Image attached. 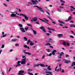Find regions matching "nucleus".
<instances>
[{
  "label": "nucleus",
  "instance_id": "nucleus-1",
  "mask_svg": "<svg viewBox=\"0 0 75 75\" xmlns=\"http://www.w3.org/2000/svg\"><path fill=\"white\" fill-rule=\"evenodd\" d=\"M26 57L24 59H22V61H18L17 62L18 64H17L16 66H20L21 65V64L20 63H21L22 65H23V64H25V61H26Z\"/></svg>",
  "mask_w": 75,
  "mask_h": 75
},
{
  "label": "nucleus",
  "instance_id": "nucleus-2",
  "mask_svg": "<svg viewBox=\"0 0 75 75\" xmlns=\"http://www.w3.org/2000/svg\"><path fill=\"white\" fill-rule=\"evenodd\" d=\"M20 16H22L23 17H25V19L26 20H28V18L27 16L25 15L24 14H20Z\"/></svg>",
  "mask_w": 75,
  "mask_h": 75
},
{
  "label": "nucleus",
  "instance_id": "nucleus-3",
  "mask_svg": "<svg viewBox=\"0 0 75 75\" xmlns=\"http://www.w3.org/2000/svg\"><path fill=\"white\" fill-rule=\"evenodd\" d=\"M60 67V66H59V67H56L55 69V71H57V72H58V71H59V69L61 71V68Z\"/></svg>",
  "mask_w": 75,
  "mask_h": 75
},
{
  "label": "nucleus",
  "instance_id": "nucleus-4",
  "mask_svg": "<svg viewBox=\"0 0 75 75\" xmlns=\"http://www.w3.org/2000/svg\"><path fill=\"white\" fill-rule=\"evenodd\" d=\"M24 72V71L23 70L20 71L19 72V73H18V75H24L22 74H23Z\"/></svg>",
  "mask_w": 75,
  "mask_h": 75
},
{
  "label": "nucleus",
  "instance_id": "nucleus-5",
  "mask_svg": "<svg viewBox=\"0 0 75 75\" xmlns=\"http://www.w3.org/2000/svg\"><path fill=\"white\" fill-rule=\"evenodd\" d=\"M20 29L21 31H22V33H25V30L24 29V28H20Z\"/></svg>",
  "mask_w": 75,
  "mask_h": 75
},
{
  "label": "nucleus",
  "instance_id": "nucleus-6",
  "mask_svg": "<svg viewBox=\"0 0 75 75\" xmlns=\"http://www.w3.org/2000/svg\"><path fill=\"white\" fill-rule=\"evenodd\" d=\"M23 52H24V53L25 54H28V55H31V54L29 52H25V50H23Z\"/></svg>",
  "mask_w": 75,
  "mask_h": 75
},
{
  "label": "nucleus",
  "instance_id": "nucleus-7",
  "mask_svg": "<svg viewBox=\"0 0 75 75\" xmlns=\"http://www.w3.org/2000/svg\"><path fill=\"white\" fill-rule=\"evenodd\" d=\"M39 20H41V21H43V22H44V23H46L47 24H48L49 25H51V24L45 21H44V20H43L41 18H39Z\"/></svg>",
  "mask_w": 75,
  "mask_h": 75
},
{
  "label": "nucleus",
  "instance_id": "nucleus-8",
  "mask_svg": "<svg viewBox=\"0 0 75 75\" xmlns=\"http://www.w3.org/2000/svg\"><path fill=\"white\" fill-rule=\"evenodd\" d=\"M40 65V66H48L47 65H44V64H38L37 65L35 64L34 66H39Z\"/></svg>",
  "mask_w": 75,
  "mask_h": 75
},
{
  "label": "nucleus",
  "instance_id": "nucleus-9",
  "mask_svg": "<svg viewBox=\"0 0 75 75\" xmlns=\"http://www.w3.org/2000/svg\"><path fill=\"white\" fill-rule=\"evenodd\" d=\"M62 55H64V53L63 52H62L60 53V54L59 55L60 56L59 57V58H61V57Z\"/></svg>",
  "mask_w": 75,
  "mask_h": 75
},
{
  "label": "nucleus",
  "instance_id": "nucleus-10",
  "mask_svg": "<svg viewBox=\"0 0 75 75\" xmlns=\"http://www.w3.org/2000/svg\"><path fill=\"white\" fill-rule=\"evenodd\" d=\"M53 50L52 52V54L53 55H55V52H57V50Z\"/></svg>",
  "mask_w": 75,
  "mask_h": 75
},
{
  "label": "nucleus",
  "instance_id": "nucleus-11",
  "mask_svg": "<svg viewBox=\"0 0 75 75\" xmlns=\"http://www.w3.org/2000/svg\"><path fill=\"white\" fill-rule=\"evenodd\" d=\"M47 29L49 30H50V31H56L55 30L53 29H52L51 28H48Z\"/></svg>",
  "mask_w": 75,
  "mask_h": 75
},
{
  "label": "nucleus",
  "instance_id": "nucleus-12",
  "mask_svg": "<svg viewBox=\"0 0 75 75\" xmlns=\"http://www.w3.org/2000/svg\"><path fill=\"white\" fill-rule=\"evenodd\" d=\"M16 16H17V15H16V14L13 13L12 14H11V16L12 17H16Z\"/></svg>",
  "mask_w": 75,
  "mask_h": 75
},
{
  "label": "nucleus",
  "instance_id": "nucleus-13",
  "mask_svg": "<svg viewBox=\"0 0 75 75\" xmlns=\"http://www.w3.org/2000/svg\"><path fill=\"white\" fill-rule=\"evenodd\" d=\"M33 20L34 22L37 21V17H35L34 19H33Z\"/></svg>",
  "mask_w": 75,
  "mask_h": 75
},
{
  "label": "nucleus",
  "instance_id": "nucleus-14",
  "mask_svg": "<svg viewBox=\"0 0 75 75\" xmlns=\"http://www.w3.org/2000/svg\"><path fill=\"white\" fill-rule=\"evenodd\" d=\"M57 35L58 36V37H59V38H61V37H62V36L63 35V34H57Z\"/></svg>",
  "mask_w": 75,
  "mask_h": 75
},
{
  "label": "nucleus",
  "instance_id": "nucleus-15",
  "mask_svg": "<svg viewBox=\"0 0 75 75\" xmlns=\"http://www.w3.org/2000/svg\"><path fill=\"white\" fill-rule=\"evenodd\" d=\"M34 7H37L38 8V10H40V9H42V8L40 7L39 6H38L37 5L34 6Z\"/></svg>",
  "mask_w": 75,
  "mask_h": 75
},
{
  "label": "nucleus",
  "instance_id": "nucleus-16",
  "mask_svg": "<svg viewBox=\"0 0 75 75\" xmlns=\"http://www.w3.org/2000/svg\"><path fill=\"white\" fill-rule=\"evenodd\" d=\"M70 27L75 28V24H72L71 25L69 26Z\"/></svg>",
  "mask_w": 75,
  "mask_h": 75
},
{
  "label": "nucleus",
  "instance_id": "nucleus-17",
  "mask_svg": "<svg viewBox=\"0 0 75 75\" xmlns=\"http://www.w3.org/2000/svg\"><path fill=\"white\" fill-rule=\"evenodd\" d=\"M70 62V61L69 60H65L64 62L65 63V64H68Z\"/></svg>",
  "mask_w": 75,
  "mask_h": 75
},
{
  "label": "nucleus",
  "instance_id": "nucleus-18",
  "mask_svg": "<svg viewBox=\"0 0 75 75\" xmlns=\"http://www.w3.org/2000/svg\"><path fill=\"white\" fill-rule=\"evenodd\" d=\"M58 22H59L60 23H62V24H65V23L64 22H63L61 21L58 20Z\"/></svg>",
  "mask_w": 75,
  "mask_h": 75
},
{
  "label": "nucleus",
  "instance_id": "nucleus-19",
  "mask_svg": "<svg viewBox=\"0 0 75 75\" xmlns=\"http://www.w3.org/2000/svg\"><path fill=\"white\" fill-rule=\"evenodd\" d=\"M46 74H51L52 72L51 71H46L45 72Z\"/></svg>",
  "mask_w": 75,
  "mask_h": 75
},
{
  "label": "nucleus",
  "instance_id": "nucleus-20",
  "mask_svg": "<svg viewBox=\"0 0 75 75\" xmlns=\"http://www.w3.org/2000/svg\"><path fill=\"white\" fill-rule=\"evenodd\" d=\"M63 45H67V43H66V42H63Z\"/></svg>",
  "mask_w": 75,
  "mask_h": 75
},
{
  "label": "nucleus",
  "instance_id": "nucleus-21",
  "mask_svg": "<svg viewBox=\"0 0 75 75\" xmlns=\"http://www.w3.org/2000/svg\"><path fill=\"white\" fill-rule=\"evenodd\" d=\"M34 44L33 43V42L30 41V45L32 46L33 45H34Z\"/></svg>",
  "mask_w": 75,
  "mask_h": 75
},
{
  "label": "nucleus",
  "instance_id": "nucleus-22",
  "mask_svg": "<svg viewBox=\"0 0 75 75\" xmlns=\"http://www.w3.org/2000/svg\"><path fill=\"white\" fill-rule=\"evenodd\" d=\"M33 31L34 34H35V35H36V34H37V32L34 30H33Z\"/></svg>",
  "mask_w": 75,
  "mask_h": 75
},
{
  "label": "nucleus",
  "instance_id": "nucleus-23",
  "mask_svg": "<svg viewBox=\"0 0 75 75\" xmlns=\"http://www.w3.org/2000/svg\"><path fill=\"white\" fill-rule=\"evenodd\" d=\"M12 41L13 42H14L15 41H17V39H13L12 40Z\"/></svg>",
  "mask_w": 75,
  "mask_h": 75
},
{
  "label": "nucleus",
  "instance_id": "nucleus-24",
  "mask_svg": "<svg viewBox=\"0 0 75 75\" xmlns=\"http://www.w3.org/2000/svg\"><path fill=\"white\" fill-rule=\"evenodd\" d=\"M72 64H71V66H75V62H74L72 63Z\"/></svg>",
  "mask_w": 75,
  "mask_h": 75
},
{
  "label": "nucleus",
  "instance_id": "nucleus-25",
  "mask_svg": "<svg viewBox=\"0 0 75 75\" xmlns=\"http://www.w3.org/2000/svg\"><path fill=\"white\" fill-rule=\"evenodd\" d=\"M18 26L19 27H21H21H23V25H22L21 24H19L18 25Z\"/></svg>",
  "mask_w": 75,
  "mask_h": 75
},
{
  "label": "nucleus",
  "instance_id": "nucleus-26",
  "mask_svg": "<svg viewBox=\"0 0 75 75\" xmlns=\"http://www.w3.org/2000/svg\"><path fill=\"white\" fill-rule=\"evenodd\" d=\"M40 28L41 30H43L44 28H44V27L43 26H42L40 27Z\"/></svg>",
  "mask_w": 75,
  "mask_h": 75
},
{
  "label": "nucleus",
  "instance_id": "nucleus-27",
  "mask_svg": "<svg viewBox=\"0 0 75 75\" xmlns=\"http://www.w3.org/2000/svg\"><path fill=\"white\" fill-rule=\"evenodd\" d=\"M57 10L58 11H59V12H61V9L59 8H58L57 9Z\"/></svg>",
  "mask_w": 75,
  "mask_h": 75
},
{
  "label": "nucleus",
  "instance_id": "nucleus-28",
  "mask_svg": "<svg viewBox=\"0 0 75 75\" xmlns=\"http://www.w3.org/2000/svg\"><path fill=\"white\" fill-rule=\"evenodd\" d=\"M71 18H72V17H71V16H69L68 18V20H69V21H70Z\"/></svg>",
  "mask_w": 75,
  "mask_h": 75
},
{
  "label": "nucleus",
  "instance_id": "nucleus-29",
  "mask_svg": "<svg viewBox=\"0 0 75 75\" xmlns=\"http://www.w3.org/2000/svg\"><path fill=\"white\" fill-rule=\"evenodd\" d=\"M25 31H27L28 30V27H26V28H24Z\"/></svg>",
  "mask_w": 75,
  "mask_h": 75
},
{
  "label": "nucleus",
  "instance_id": "nucleus-30",
  "mask_svg": "<svg viewBox=\"0 0 75 75\" xmlns=\"http://www.w3.org/2000/svg\"><path fill=\"white\" fill-rule=\"evenodd\" d=\"M31 41H30V40H29L27 42V44L28 45L29 43Z\"/></svg>",
  "mask_w": 75,
  "mask_h": 75
},
{
  "label": "nucleus",
  "instance_id": "nucleus-31",
  "mask_svg": "<svg viewBox=\"0 0 75 75\" xmlns=\"http://www.w3.org/2000/svg\"><path fill=\"white\" fill-rule=\"evenodd\" d=\"M23 39L26 41H27V38L26 37H24L23 38Z\"/></svg>",
  "mask_w": 75,
  "mask_h": 75
},
{
  "label": "nucleus",
  "instance_id": "nucleus-32",
  "mask_svg": "<svg viewBox=\"0 0 75 75\" xmlns=\"http://www.w3.org/2000/svg\"><path fill=\"white\" fill-rule=\"evenodd\" d=\"M43 19H44V20H45V21H47V22H49V21L48 20H47V19H46L45 18H44Z\"/></svg>",
  "mask_w": 75,
  "mask_h": 75
},
{
  "label": "nucleus",
  "instance_id": "nucleus-33",
  "mask_svg": "<svg viewBox=\"0 0 75 75\" xmlns=\"http://www.w3.org/2000/svg\"><path fill=\"white\" fill-rule=\"evenodd\" d=\"M6 35H6V34L2 36H1L0 37V38H3V37H6Z\"/></svg>",
  "mask_w": 75,
  "mask_h": 75
},
{
  "label": "nucleus",
  "instance_id": "nucleus-34",
  "mask_svg": "<svg viewBox=\"0 0 75 75\" xmlns=\"http://www.w3.org/2000/svg\"><path fill=\"white\" fill-rule=\"evenodd\" d=\"M39 10H40V11H41L42 12V13H44V11L43 10H42V9H38Z\"/></svg>",
  "mask_w": 75,
  "mask_h": 75
},
{
  "label": "nucleus",
  "instance_id": "nucleus-35",
  "mask_svg": "<svg viewBox=\"0 0 75 75\" xmlns=\"http://www.w3.org/2000/svg\"><path fill=\"white\" fill-rule=\"evenodd\" d=\"M50 66H48L47 68V69H48V70H49V71H51V69L50 68Z\"/></svg>",
  "mask_w": 75,
  "mask_h": 75
},
{
  "label": "nucleus",
  "instance_id": "nucleus-36",
  "mask_svg": "<svg viewBox=\"0 0 75 75\" xmlns=\"http://www.w3.org/2000/svg\"><path fill=\"white\" fill-rule=\"evenodd\" d=\"M46 51H47V52H50V49H46Z\"/></svg>",
  "mask_w": 75,
  "mask_h": 75
},
{
  "label": "nucleus",
  "instance_id": "nucleus-37",
  "mask_svg": "<svg viewBox=\"0 0 75 75\" xmlns=\"http://www.w3.org/2000/svg\"><path fill=\"white\" fill-rule=\"evenodd\" d=\"M62 28H68V27L67 26H65L64 27H63Z\"/></svg>",
  "mask_w": 75,
  "mask_h": 75
},
{
  "label": "nucleus",
  "instance_id": "nucleus-38",
  "mask_svg": "<svg viewBox=\"0 0 75 75\" xmlns=\"http://www.w3.org/2000/svg\"><path fill=\"white\" fill-rule=\"evenodd\" d=\"M60 2H61V3H65V1L62 0H60Z\"/></svg>",
  "mask_w": 75,
  "mask_h": 75
},
{
  "label": "nucleus",
  "instance_id": "nucleus-39",
  "mask_svg": "<svg viewBox=\"0 0 75 75\" xmlns=\"http://www.w3.org/2000/svg\"><path fill=\"white\" fill-rule=\"evenodd\" d=\"M28 71H29V72H31V71H32V69H29L27 70Z\"/></svg>",
  "mask_w": 75,
  "mask_h": 75
},
{
  "label": "nucleus",
  "instance_id": "nucleus-40",
  "mask_svg": "<svg viewBox=\"0 0 75 75\" xmlns=\"http://www.w3.org/2000/svg\"><path fill=\"white\" fill-rule=\"evenodd\" d=\"M42 30L43 32H44V33H46V32L45 30V28L43 29Z\"/></svg>",
  "mask_w": 75,
  "mask_h": 75
},
{
  "label": "nucleus",
  "instance_id": "nucleus-41",
  "mask_svg": "<svg viewBox=\"0 0 75 75\" xmlns=\"http://www.w3.org/2000/svg\"><path fill=\"white\" fill-rule=\"evenodd\" d=\"M47 56H51L52 55V53H50L49 54H47Z\"/></svg>",
  "mask_w": 75,
  "mask_h": 75
},
{
  "label": "nucleus",
  "instance_id": "nucleus-42",
  "mask_svg": "<svg viewBox=\"0 0 75 75\" xmlns=\"http://www.w3.org/2000/svg\"><path fill=\"white\" fill-rule=\"evenodd\" d=\"M2 46L1 47V48H4V45H2Z\"/></svg>",
  "mask_w": 75,
  "mask_h": 75
},
{
  "label": "nucleus",
  "instance_id": "nucleus-43",
  "mask_svg": "<svg viewBox=\"0 0 75 75\" xmlns=\"http://www.w3.org/2000/svg\"><path fill=\"white\" fill-rule=\"evenodd\" d=\"M51 45V44L49 43H47V44H45V45Z\"/></svg>",
  "mask_w": 75,
  "mask_h": 75
},
{
  "label": "nucleus",
  "instance_id": "nucleus-44",
  "mask_svg": "<svg viewBox=\"0 0 75 75\" xmlns=\"http://www.w3.org/2000/svg\"><path fill=\"white\" fill-rule=\"evenodd\" d=\"M27 25H28V26H30L31 27H33V26L32 25H30L29 24H27Z\"/></svg>",
  "mask_w": 75,
  "mask_h": 75
},
{
  "label": "nucleus",
  "instance_id": "nucleus-45",
  "mask_svg": "<svg viewBox=\"0 0 75 75\" xmlns=\"http://www.w3.org/2000/svg\"><path fill=\"white\" fill-rule=\"evenodd\" d=\"M15 46L17 47H18V46H19V44L18 43H16L15 44Z\"/></svg>",
  "mask_w": 75,
  "mask_h": 75
},
{
  "label": "nucleus",
  "instance_id": "nucleus-46",
  "mask_svg": "<svg viewBox=\"0 0 75 75\" xmlns=\"http://www.w3.org/2000/svg\"><path fill=\"white\" fill-rule=\"evenodd\" d=\"M28 74L30 75H33V74L31 73H30V72H28Z\"/></svg>",
  "mask_w": 75,
  "mask_h": 75
},
{
  "label": "nucleus",
  "instance_id": "nucleus-47",
  "mask_svg": "<svg viewBox=\"0 0 75 75\" xmlns=\"http://www.w3.org/2000/svg\"><path fill=\"white\" fill-rule=\"evenodd\" d=\"M47 18H50V20H51V21H53V20H52V19L51 18H50V17H49V16H48L47 17Z\"/></svg>",
  "mask_w": 75,
  "mask_h": 75
},
{
  "label": "nucleus",
  "instance_id": "nucleus-48",
  "mask_svg": "<svg viewBox=\"0 0 75 75\" xmlns=\"http://www.w3.org/2000/svg\"><path fill=\"white\" fill-rule=\"evenodd\" d=\"M65 56H66V58H67V57H69V55L68 54H66L65 55Z\"/></svg>",
  "mask_w": 75,
  "mask_h": 75
},
{
  "label": "nucleus",
  "instance_id": "nucleus-49",
  "mask_svg": "<svg viewBox=\"0 0 75 75\" xmlns=\"http://www.w3.org/2000/svg\"><path fill=\"white\" fill-rule=\"evenodd\" d=\"M45 12L46 13H47V14H48L49 15V16H50V13H49L47 11H46Z\"/></svg>",
  "mask_w": 75,
  "mask_h": 75
},
{
  "label": "nucleus",
  "instance_id": "nucleus-50",
  "mask_svg": "<svg viewBox=\"0 0 75 75\" xmlns=\"http://www.w3.org/2000/svg\"><path fill=\"white\" fill-rule=\"evenodd\" d=\"M52 40V39H51V38H50L49 39V42H51L52 43V42L50 41H51Z\"/></svg>",
  "mask_w": 75,
  "mask_h": 75
},
{
  "label": "nucleus",
  "instance_id": "nucleus-51",
  "mask_svg": "<svg viewBox=\"0 0 75 75\" xmlns=\"http://www.w3.org/2000/svg\"><path fill=\"white\" fill-rule=\"evenodd\" d=\"M70 23H74V21H71L70 22Z\"/></svg>",
  "mask_w": 75,
  "mask_h": 75
},
{
  "label": "nucleus",
  "instance_id": "nucleus-52",
  "mask_svg": "<svg viewBox=\"0 0 75 75\" xmlns=\"http://www.w3.org/2000/svg\"><path fill=\"white\" fill-rule=\"evenodd\" d=\"M46 35L47 36H49V35H50V33H46Z\"/></svg>",
  "mask_w": 75,
  "mask_h": 75
},
{
  "label": "nucleus",
  "instance_id": "nucleus-53",
  "mask_svg": "<svg viewBox=\"0 0 75 75\" xmlns=\"http://www.w3.org/2000/svg\"><path fill=\"white\" fill-rule=\"evenodd\" d=\"M70 37H71V38H74V36L72 35H70Z\"/></svg>",
  "mask_w": 75,
  "mask_h": 75
},
{
  "label": "nucleus",
  "instance_id": "nucleus-54",
  "mask_svg": "<svg viewBox=\"0 0 75 75\" xmlns=\"http://www.w3.org/2000/svg\"><path fill=\"white\" fill-rule=\"evenodd\" d=\"M45 55H44L43 56H42V59H44V58H45Z\"/></svg>",
  "mask_w": 75,
  "mask_h": 75
},
{
  "label": "nucleus",
  "instance_id": "nucleus-55",
  "mask_svg": "<svg viewBox=\"0 0 75 75\" xmlns=\"http://www.w3.org/2000/svg\"><path fill=\"white\" fill-rule=\"evenodd\" d=\"M24 47L25 48H27V45H24Z\"/></svg>",
  "mask_w": 75,
  "mask_h": 75
},
{
  "label": "nucleus",
  "instance_id": "nucleus-56",
  "mask_svg": "<svg viewBox=\"0 0 75 75\" xmlns=\"http://www.w3.org/2000/svg\"><path fill=\"white\" fill-rule=\"evenodd\" d=\"M70 7H71V8H73V9H74V7H73L72 6H70Z\"/></svg>",
  "mask_w": 75,
  "mask_h": 75
},
{
  "label": "nucleus",
  "instance_id": "nucleus-57",
  "mask_svg": "<svg viewBox=\"0 0 75 75\" xmlns=\"http://www.w3.org/2000/svg\"><path fill=\"white\" fill-rule=\"evenodd\" d=\"M2 75H4V71L2 72Z\"/></svg>",
  "mask_w": 75,
  "mask_h": 75
},
{
  "label": "nucleus",
  "instance_id": "nucleus-58",
  "mask_svg": "<svg viewBox=\"0 0 75 75\" xmlns=\"http://www.w3.org/2000/svg\"><path fill=\"white\" fill-rule=\"evenodd\" d=\"M3 5H4V6H6V7H7V5L6 4L4 3Z\"/></svg>",
  "mask_w": 75,
  "mask_h": 75
},
{
  "label": "nucleus",
  "instance_id": "nucleus-59",
  "mask_svg": "<svg viewBox=\"0 0 75 75\" xmlns=\"http://www.w3.org/2000/svg\"><path fill=\"white\" fill-rule=\"evenodd\" d=\"M71 68H73V69H75V67H73V66H72L71 67Z\"/></svg>",
  "mask_w": 75,
  "mask_h": 75
},
{
  "label": "nucleus",
  "instance_id": "nucleus-60",
  "mask_svg": "<svg viewBox=\"0 0 75 75\" xmlns=\"http://www.w3.org/2000/svg\"><path fill=\"white\" fill-rule=\"evenodd\" d=\"M11 67L9 68V70L8 72H10V70H11Z\"/></svg>",
  "mask_w": 75,
  "mask_h": 75
},
{
  "label": "nucleus",
  "instance_id": "nucleus-61",
  "mask_svg": "<svg viewBox=\"0 0 75 75\" xmlns=\"http://www.w3.org/2000/svg\"><path fill=\"white\" fill-rule=\"evenodd\" d=\"M61 61L60 59H58V60H56V62H59V61Z\"/></svg>",
  "mask_w": 75,
  "mask_h": 75
},
{
  "label": "nucleus",
  "instance_id": "nucleus-62",
  "mask_svg": "<svg viewBox=\"0 0 75 75\" xmlns=\"http://www.w3.org/2000/svg\"><path fill=\"white\" fill-rule=\"evenodd\" d=\"M67 45L68 46H69V43H67Z\"/></svg>",
  "mask_w": 75,
  "mask_h": 75
},
{
  "label": "nucleus",
  "instance_id": "nucleus-63",
  "mask_svg": "<svg viewBox=\"0 0 75 75\" xmlns=\"http://www.w3.org/2000/svg\"><path fill=\"white\" fill-rule=\"evenodd\" d=\"M36 23L37 24H39V25L40 24V23L38 22H37Z\"/></svg>",
  "mask_w": 75,
  "mask_h": 75
},
{
  "label": "nucleus",
  "instance_id": "nucleus-64",
  "mask_svg": "<svg viewBox=\"0 0 75 75\" xmlns=\"http://www.w3.org/2000/svg\"><path fill=\"white\" fill-rule=\"evenodd\" d=\"M64 69H62V73H63L64 72Z\"/></svg>",
  "mask_w": 75,
  "mask_h": 75
}]
</instances>
